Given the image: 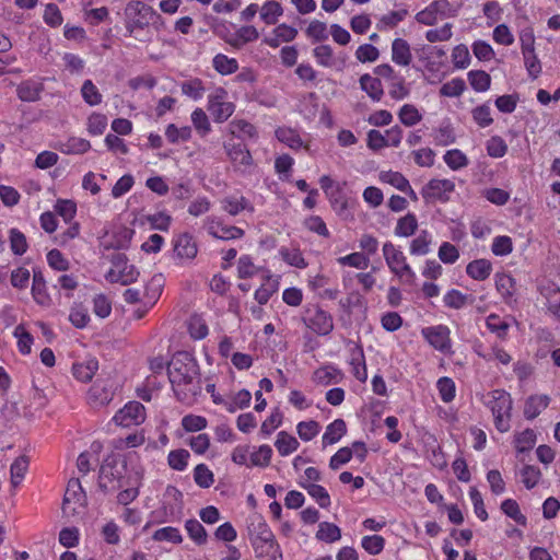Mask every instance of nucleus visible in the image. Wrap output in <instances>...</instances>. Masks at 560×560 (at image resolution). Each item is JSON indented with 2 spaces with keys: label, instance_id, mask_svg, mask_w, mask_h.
<instances>
[{
  "label": "nucleus",
  "instance_id": "obj_1",
  "mask_svg": "<svg viewBox=\"0 0 560 560\" xmlns=\"http://www.w3.org/2000/svg\"><path fill=\"white\" fill-rule=\"evenodd\" d=\"M167 375L179 401L189 404L201 393L199 365L188 351L173 354L167 364Z\"/></svg>",
  "mask_w": 560,
  "mask_h": 560
},
{
  "label": "nucleus",
  "instance_id": "obj_2",
  "mask_svg": "<svg viewBox=\"0 0 560 560\" xmlns=\"http://www.w3.org/2000/svg\"><path fill=\"white\" fill-rule=\"evenodd\" d=\"M160 18L155 10L141 2L130 1L125 8V27L128 36L143 40L140 33L150 26L154 19Z\"/></svg>",
  "mask_w": 560,
  "mask_h": 560
},
{
  "label": "nucleus",
  "instance_id": "obj_3",
  "mask_svg": "<svg viewBox=\"0 0 560 560\" xmlns=\"http://www.w3.org/2000/svg\"><path fill=\"white\" fill-rule=\"evenodd\" d=\"M383 257L389 271L402 283L411 284L416 280V272L407 260L400 246L387 241L382 247Z\"/></svg>",
  "mask_w": 560,
  "mask_h": 560
},
{
  "label": "nucleus",
  "instance_id": "obj_4",
  "mask_svg": "<svg viewBox=\"0 0 560 560\" xmlns=\"http://www.w3.org/2000/svg\"><path fill=\"white\" fill-rule=\"evenodd\" d=\"M126 472V463L121 462L119 455L108 454L100 465L98 487L104 493L118 490Z\"/></svg>",
  "mask_w": 560,
  "mask_h": 560
},
{
  "label": "nucleus",
  "instance_id": "obj_5",
  "mask_svg": "<svg viewBox=\"0 0 560 560\" xmlns=\"http://www.w3.org/2000/svg\"><path fill=\"white\" fill-rule=\"evenodd\" d=\"M486 405L492 412L495 429L501 433L510 431L513 407L511 395L504 389H494Z\"/></svg>",
  "mask_w": 560,
  "mask_h": 560
},
{
  "label": "nucleus",
  "instance_id": "obj_6",
  "mask_svg": "<svg viewBox=\"0 0 560 560\" xmlns=\"http://www.w3.org/2000/svg\"><path fill=\"white\" fill-rule=\"evenodd\" d=\"M109 261L110 267L105 273L107 282L128 285L138 280L140 272L135 265L129 262L125 254H113Z\"/></svg>",
  "mask_w": 560,
  "mask_h": 560
},
{
  "label": "nucleus",
  "instance_id": "obj_7",
  "mask_svg": "<svg viewBox=\"0 0 560 560\" xmlns=\"http://www.w3.org/2000/svg\"><path fill=\"white\" fill-rule=\"evenodd\" d=\"M303 324L317 336H328L334 330V318L318 304H307L302 313Z\"/></svg>",
  "mask_w": 560,
  "mask_h": 560
},
{
  "label": "nucleus",
  "instance_id": "obj_8",
  "mask_svg": "<svg viewBox=\"0 0 560 560\" xmlns=\"http://www.w3.org/2000/svg\"><path fill=\"white\" fill-rule=\"evenodd\" d=\"M318 182L332 210L338 215H342L346 211L349 210V198L345 191L347 182H335L329 175L320 176Z\"/></svg>",
  "mask_w": 560,
  "mask_h": 560
},
{
  "label": "nucleus",
  "instance_id": "obj_9",
  "mask_svg": "<svg viewBox=\"0 0 560 560\" xmlns=\"http://www.w3.org/2000/svg\"><path fill=\"white\" fill-rule=\"evenodd\" d=\"M145 419V407L140 401L130 400L115 412L110 422L121 429H131L141 425Z\"/></svg>",
  "mask_w": 560,
  "mask_h": 560
},
{
  "label": "nucleus",
  "instance_id": "obj_10",
  "mask_svg": "<svg viewBox=\"0 0 560 560\" xmlns=\"http://www.w3.org/2000/svg\"><path fill=\"white\" fill-rule=\"evenodd\" d=\"M421 335L424 340L436 351L451 355L452 349L451 329L448 326L439 324L422 328Z\"/></svg>",
  "mask_w": 560,
  "mask_h": 560
},
{
  "label": "nucleus",
  "instance_id": "obj_11",
  "mask_svg": "<svg viewBox=\"0 0 560 560\" xmlns=\"http://www.w3.org/2000/svg\"><path fill=\"white\" fill-rule=\"evenodd\" d=\"M116 394L114 381L109 377L97 378L86 393V401L92 408L108 406Z\"/></svg>",
  "mask_w": 560,
  "mask_h": 560
},
{
  "label": "nucleus",
  "instance_id": "obj_12",
  "mask_svg": "<svg viewBox=\"0 0 560 560\" xmlns=\"http://www.w3.org/2000/svg\"><path fill=\"white\" fill-rule=\"evenodd\" d=\"M203 228L210 236L222 241L240 240L245 235L243 229L226 224L219 215H208L203 220Z\"/></svg>",
  "mask_w": 560,
  "mask_h": 560
},
{
  "label": "nucleus",
  "instance_id": "obj_13",
  "mask_svg": "<svg viewBox=\"0 0 560 560\" xmlns=\"http://www.w3.org/2000/svg\"><path fill=\"white\" fill-rule=\"evenodd\" d=\"M455 190V183L451 179L429 180L421 190V195L425 201H448L450 195Z\"/></svg>",
  "mask_w": 560,
  "mask_h": 560
},
{
  "label": "nucleus",
  "instance_id": "obj_14",
  "mask_svg": "<svg viewBox=\"0 0 560 560\" xmlns=\"http://www.w3.org/2000/svg\"><path fill=\"white\" fill-rule=\"evenodd\" d=\"M494 284L502 301L506 305L517 302V282L511 273L497 272L494 276Z\"/></svg>",
  "mask_w": 560,
  "mask_h": 560
},
{
  "label": "nucleus",
  "instance_id": "obj_15",
  "mask_svg": "<svg viewBox=\"0 0 560 560\" xmlns=\"http://www.w3.org/2000/svg\"><path fill=\"white\" fill-rule=\"evenodd\" d=\"M248 532L253 547L254 544H267L276 539L275 534L261 515L249 517Z\"/></svg>",
  "mask_w": 560,
  "mask_h": 560
},
{
  "label": "nucleus",
  "instance_id": "obj_16",
  "mask_svg": "<svg viewBox=\"0 0 560 560\" xmlns=\"http://www.w3.org/2000/svg\"><path fill=\"white\" fill-rule=\"evenodd\" d=\"M103 451L101 441H93L89 448L82 452L77 459L78 470L82 475H86L100 464V455Z\"/></svg>",
  "mask_w": 560,
  "mask_h": 560
},
{
  "label": "nucleus",
  "instance_id": "obj_17",
  "mask_svg": "<svg viewBox=\"0 0 560 560\" xmlns=\"http://www.w3.org/2000/svg\"><path fill=\"white\" fill-rule=\"evenodd\" d=\"M173 249L175 256L182 260H192L198 253V246L194 236L187 232L174 237Z\"/></svg>",
  "mask_w": 560,
  "mask_h": 560
},
{
  "label": "nucleus",
  "instance_id": "obj_18",
  "mask_svg": "<svg viewBox=\"0 0 560 560\" xmlns=\"http://www.w3.org/2000/svg\"><path fill=\"white\" fill-rule=\"evenodd\" d=\"M299 32L287 23L276 25L269 36H265L262 43L271 48H278L282 43L293 42Z\"/></svg>",
  "mask_w": 560,
  "mask_h": 560
},
{
  "label": "nucleus",
  "instance_id": "obj_19",
  "mask_svg": "<svg viewBox=\"0 0 560 560\" xmlns=\"http://www.w3.org/2000/svg\"><path fill=\"white\" fill-rule=\"evenodd\" d=\"M275 136L277 140L293 151H299L301 149L310 150L308 142H305L299 130L289 126H280L275 130Z\"/></svg>",
  "mask_w": 560,
  "mask_h": 560
},
{
  "label": "nucleus",
  "instance_id": "obj_20",
  "mask_svg": "<svg viewBox=\"0 0 560 560\" xmlns=\"http://www.w3.org/2000/svg\"><path fill=\"white\" fill-rule=\"evenodd\" d=\"M350 365V373L360 383L368 381V368L365 362L364 351L361 345L355 343L350 350V358L348 360Z\"/></svg>",
  "mask_w": 560,
  "mask_h": 560
},
{
  "label": "nucleus",
  "instance_id": "obj_21",
  "mask_svg": "<svg viewBox=\"0 0 560 560\" xmlns=\"http://www.w3.org/2000/svg\"><path fill=\"white\" fill-rule=\"evenodd\" d=\"M345 378L343 372L335 364L327 363L313 373L312 380L315 384L320 386H328L331 384H339Z\"/></svg>",
  "mask_w": 560,
  "mask_h": 560
},
{
  "label": "nucleus",
  "instance_id": "obj_22",
  "mask_svg": "<svg viewBox=\"0 0 560 560\" xmlns=\"http://www.w3.org/2000/svg\"><path fill=\"white\" fill-rule=\"evenodd\" d=\"M226 154L236 168H247L253 165V156L244 143H229Z\"/></svg>",
  "mask_w": 560,
  "mask_h": 560
},
{
  "label": "nucleus",
  "instance_id": "obj_23",
  "mask_svg": "<svg viewBox=\"0 0 560 560\" xmlns=\"http://www.w3.org/2000/svg\"><path fill=\"white\" fill-rule=\"evenodd\" d=\"M221 208L228 214L236 217L243 211L253 213L255 208L253 203L244 196H228L221 200Z\"/></svg>",
  "mask_w": 560,
  "mask_h": 560
},
{
  "label": "nucleus",
  "instance_id": "obj_24",
  "mask_svg": "<svg viewBox=\"0 0 560 560\" xmlns=\"http://www.w3.org/2000/svg\"><path fill=\"white\" fill-rule=\"evenodd\" d=\"M392 61L400 67H408L411 63V47L406 39L395 38L392 42Z\"/></svg>",
  "mask_w": 560,
  "mask_h": 560
},
{
  "label": "nucleus",
  "instance_id": "obj_25",
  "mask_svg": "<svg viewBox=\"0 0 560 560\" xmlns=\"http://www.w3.org/2000/svg\"><path fill=\"white\" fill-rule=\"evenodd\" d=\"M97 370L98 361L94 357H90L83 362L72 363V376L83 383L92 381Z\"/></svg>",
  "mask_w": 560,
  "mask_h": 560
},
{
  "label": "nucleus",
  "instance_id": "obj_26",
  "mask_svg": "<svg viewBox=\"0 0 560 560\" xmlns=\"http://www.w3.org/2000/svg\"><path fill=\"white\" fill-rule=\"evenodd\" d=\"M283 15V7L277 0H266L259 8V19L266 25H276Z\"/></svg>",
  "mask_w": 560,
  "mask_h": 560
},
{
  "label": "nucleus",
  "instance_id": "obj_27",
  "mask_svg": "<svg viewBox=\"0 0 560 560\" xmlns=\"http://www.w3.org/2000/svg\"><path fill=\"white\" fill-rule=\"evenodd\" d=\"M493 270L492 262L486 258L471 260L466 266V273L476 281L487 280Z\"/></svg>",
  "mask_w": 560,
  "mask_h": 560
},
{
  "label": "nucleus",
  "instance_id": "obj_28",
  "mask_svg": "<svg viewBox=\"0 0 560 560\" xmlns=\"http://www.w3.org/2000/svg\"><path fill=\"white\" fill-rule=\"evenodd\" d=\"M360 88L369 95L373 102H380L384 96V89L381 79L364 73L360 77Z\"/></svg>",
  "mask_w": 560,
  "mask_h": 560
},
{
  "label": "nucleus",
  "instance_id": "obj_29",
  "mask_svg": "<svg viewBox=\"0 0 560 560\" xmlns=\"http://www.w3.org/2000/svg\"><path fill=\"white\" fill-rule=\"evenodd\" d=\"M347 433V424L343 419H335L330 422L322 436L323 447L336 444Z\"/></svg>",
  "mask_w": 560,
  "mask_h": 560
},
{
  "label": "nucleus",
  "instance_id": "obj_30",
  "mask_svg": "<svg viewBox=\"0 0 560 560\" xmlns=\"http://www.w3.org/2000/svg\"><path fill=\"white\" fill-rule=\"evenodd\" d=\"M548 405L549 397L547 395H532L525 401L524 417L527 420H534L548 407Z\"/></svg>",
  "mask_w": 560,
  "mask_h": 560
},
{
  "label": "nucleus",
  "instance_id": "obj_31",
  "mask_svg": "<svg viewBox=\"0 0 560 560\" xmlns=\"http://www.w3.org/2000/svg\"><path fill=\"white\" fill-rule=\"evenodd\" d=\"M432 241V234L428 230H421L409 244L410 255L424 256L429 254L431 252Z\"/></svg>",
  "mask_w": 560,
  "mask_h": 560
},
{
  "label": "nucleus",
  "instance_id": "obj_32",
  "mask_svg": "<svg viewBox=\"0 0 560 560\" xmlns=\"http://www.w3.org/2000/svg\"><path fill=\"white\" fill-rule=\"evenodd\" d=\"M408 14L409 11L406 8L383 14L376 23V28L381 32L393 30L398 26V24L401 23L408 16Z\"/></svg>",
  "mask_w": 560,
  "mask_h": 560
},
{
  "label": "nucleus",
  "instance_id": "obj_33",
  "mask_svg": "<svg viewBox=\"0 0 560 560\" xmlns=\"http://www.w3.org/2000/svg\"><path fill=\"white\" fill-rule=\"evenodd\" d=\"M253 548L256 557L262 560H283L282 550L277 539L267 544H254Z\"/></svg>",
  "mask_w": 560,
  "mask_h": 560
},
{
  "label": "nucleus",
  "instance_id": "obj_34",
  "mask_svg": "<svg viewBox=\"0 0 560 560\" xmlns=\"http://www.w3.org/2000/svg\"><path fill=\"white\" fill-rule=\"evenodd\" d=\"M418 230V219L415 213L408 212L397 220L394 234L398 237H410Z\"/></svg>",
  "mask_w": 560,
  "mask_h": 560
},
{
  "label": "nucleus",
  "instance_id": "obj_35",
  "mask_svg": "<svg viewBox=\"0 0 560 560\" xmlns=\"http://www.w3.org/2000/svg\"><path fill=\"white\" fill-rule=\"evenodd\" d=\"M299 485L306 490L308 495L316 501L322 509H327L331 504L328 491L318 483L299 482Z\"/></svg>",
  "mask_w": 560,
  "mask_h": 560
},
{
  "label": "nucleus",
  "instance_id": "obj_36",
  "mask_svg": "<svg viewBox=\"0 0 560 560\" xmlns=\"http://www.w3.org/2000/svg\"><path fill=\"white\" fill-rule=\"evenodd\" d=\"M275 446L280 456L284 457L294 453L299 448L300 442L296 438L289 434L287 431H280L277 434Z\"/></svg>",
  "mask_w": 560,
  "mask_h": 560
},
{
  "label": "nucleus",
  "instance_id": "obj_37",
  "mask_svg": "<svg viewBox=\"0 0 560 560\" xmlns=\"http://www.w3.org/2000/svg\"><path fill=\"white\" fill-rule=\"evenodd\" d=\"M487 329L494 334L499 339L505 340L509 335L510 324L498 314L491 313L486 318Z\"/></svg>",
  "mask_w": 560,
  "mask_h": 560
},
{
  "label": "nucleus",
  "instance_id": "obj_38",
  "mask_svg": "<svg viewBox=\"0 0 560 560\" xmlns=\"http://www.w3.org/2000/svg\"><path fill=\"white\" fill-rule=\"evenodd\" d=\"M145 431L144 429L136 430L129 433L125 438H118L114 440V447L116 450L137 448L144 444Z\"/></svg>",
  "mask_w": 560,
  "mask_h": 560
},
{
  "label": "nucleus",
  "instance_id": "obj_39",
  "mask_svg": "<svg viewBox=\"0 0 560 560\" xmlns=\"http://www.w3.org/2000/svg\"><path fill=\"white\" fill-rule=\"evenodd\" d=\"M388 94L394 101H402L409 96L410 90L407 86L405 78L397 73L387 82Z\"/></svg>",
  "mask_w": 560,
  "mask_h": 560
},
{
  "label": "nucleus",
  "instance_id": "obj_40",
  "mask_svg": "<svg viewBox=\"0 0 560 560\" xmlns=\"http://www.w3.org/2000/svg\"><path fill=\"white\" fill-rule=\"evenodd\" d=\"M212 67L221 75H229L237 71L238 61L224 54H217L212 59Z\"/></svg>",
  "mask_w": 560,
  "mask_h": 560
},
{
  "label": "nucleus",
  "instance_id": "obj_41",
  "mask_svg": "<svg viewBox=\"0 0 560 560\" xmlns=\"http://www.w3.org/2000/svg\"><path fill=\"white\" fill-rule=\"evenodd\" d=\"M467 79L471 89L478 93L487 92L491 86V77L483 70H470Z\"/></svg>",
  "mask_w": 560,
  "mask_h": 560
},
{
  "label": "nucleus",
  "instance_id": "obj_42",
  "mask_svg": "<svg viewBox=\"0 0 560 560\" xmlns=\"http://www.w3.org/2000/svg\"><path fill=\"white\" fill-rule=\"evenodd\" d=\"M185 529L188 537L198 546L207 544L208 535L202 524L196 518H189L185 522Z\"/></svg>",
  "mask_w": 560,
  "mask_h": 560
},
{
  "label": "nucleus",
  "instance_id": "obj_43",
  "mask_svg": "<svg viewBox=\"0 0 560 560\" xmlns=\"http://www.w3.org/2000/svg\"><path fill=\"white\" fill-rule=\"evenodd\" d=\"M30 460L28 457L25 455L19 456L15 458V460L12 463L10 467V474H11V485L13 488L19 487L28 469Z\"/></svg>",
  "mask_w": 560,
  "mask_h": 560
},
{
  "label": "nucleus",
  "instance_id": "obj_44",
  "mask_svg": "<svg viewBox=\"0 0 560 560\" xmlns=\"http://www.w3.org/2000/svg\"><path fill=\"white\" fill-rule=\"evenodd\" d=\"M337 264L342 267H352L355 269H366L370 265V257L361 252H353L336 259Z\"/></svg>",
  "mask_w": 560,
  "mask_h": 560
},
{
  "label": "nucleus",
  "instance_id": "obj_45",
  "mask_svg": "<svg viewBox=\"0 0 560 560\" xmlns=\"http://www.w3.org/2000/svg\"><path fill=\"white\" fill-rule=\"evenodd\" d=\"M191 133L189 126L177 127L175 124H168L165 128V137L172 144L190 140Z\"/></svg>",
  "mask_w": 560,
  "mask_h": 560
},
{
  "label": "nucleus",
  "instance_id": "obj_46",
  "mask_svg": "<svg viewBox=\"0 0 560 560\" xmlns=\"http://www.w3.org/2000/svg\"><path fill=\"white\" fill-rule=\"evenodd\" d=\"M536 433L533 429H525L514 436V446L518 453L530 451L536 444Z\"/></svg>",
  "mask_w": 560,
  "mask_h": 560
},
{
  "label": "nucleus",
  "instance_id": "obj_47",
  "mask_svg": "<svg viewBox=\"0 0 560 560\" xmlns=\"http://www.w3.org/2000/svg\"><path fill=\"white\" fill-rule=\"evenodd\" d=\"M313 57L318 66L325 68L337 67L334 50L330 45H318L313 49Z\"/></svg>",
  "mask_w": 560,
  "mask_h": 560
},
{
  "label": "nucleus",
  "instance_id": "obj_48",
  "mask_svg": "<svg viewBox=\"0 0 560 560\" xmlns=\"http://www.w3.org/2000/svg\"><path fill=\"white\" fill-rule=\"evenodd\" d=\"M279 253L283 261L292 267L305 269L308 266V262L300 248L282 247Z\"/></svg>",
  "mask_w": 560,
  "mask_h": 560
},
{
  "label": "nucleus",
  "instance_id": "obj_49",
  "mask_svg": "<svg viewBox=\"0 0 560 560\" xmlns=\"http://www.w3.org/2000/svg\"><path fill=\"white\" fill-rule=\"evenodd\" d=\"M231 131L238 138L257 139L258 131L255 125L245 119H235L231 121Z\"/></svg>",
  "mask_w": 560,
  "mask_h": 560
},
{
  "label": "nucleus",
  "instance_id": "obj_50",
  "mask_svg": "<svg viewBox=\"0 0 560 560\" xmlns=\"http://www.w3.org/2000/svg\"><path fill=\"white\" fill-rule=\"evenodd\" d=\"M399 121L406 127H413L422 120V114L413 104H405L398 112Z\"/></svg>",
  "mask_w": 560,
  "mask_h": 560
},
{
  "label": "nucleus",
  "instance_id": "obj_51",
  "mask_svg": "<svg viewBox=\"0 0 560 560\" xmlns=\"http://www.w3.org/2000/svg\"><path fill=\"white\" fill-rule=\"evenodd\" d=\"M272 448L268 444L260 445L256 451L250 453V463L248 466L266 468L270 465L272 458Z\"/></svg>",
  "mask_w": 560,
  "mask_h": 560
},
{
  "label": "nucleus",
  "instance_id": "obj_52",
  "mask_svg": "<svg viewBox=\"0 0 560 560\" xmlns=\"http://www.w3.org/2000/svg\"><path fill=\"white\" fill-rule=\"evenodd\" d=\"M501 511L516 524L527 525V517L521 512L518 503L514 499H505L501 503Z\"/></svg>",
  "mask_w": 560,
  "mask_h": 560
},
{
  "label": "nucleus",
  "instance_id": "obj_53",
  "mask_svg": "<svg viewBox=\"0 0 560 560\" xmlns=\"http://www.w3.org/2000/svg\"><path fill=\"white\" fill-rule=\"evenodd\" d=\"M443 160L452 171L462 170L469 164L467 155L459 149L447 150L443 155Z\"/></svg>",
  "mask_w": 560,
  "mask_h": 560
},
{
  "label": "nucleus",
  "instance_id": "obj_54",
  "mask_svg": "<svg viewBox=\"0 0 560 560\" xmlns=\"http://www.w3.org/2000/svg\"><path fill=\"white\" fill-rule=\"evenodd\" d=\"M180 90L184 95H186L187 97H189L194 101L201 100L203 97V94L206 91L203 82L199 78H194V79L184 81L180 84Z\"/></svg>",
  "mask_w": 560,
  "mask_h": 560
},
{
  "label": "nucleus",
  "instance_id": "obj_55",
  "mask_svg": "<svg viewBox=\"0 0 560 560\" xmlns=\"http://www.w3.org/2000/svg\"><path fill=\"white\" fill-rule=\"evenodd\" d=\"M316 538L325 542H335L341 538V530L334 523L322 522L318 525Z\"/></svg>",
  "mask_w": 560,
  "mask_h": 560
},
{
  "label": "nucleus",
  "instance_id": "obj_56",
  "mask_svg": "<svg viewBox=\"0 0 560 560\" xmlns=\"http://www.w3.org/2000/svg\"><path fill=\"white\" fill-rule=\"evenodd\" d=\"M188 332L195 340H202L209 334L206 320L200 315H192L188 320Z\"/></svg>",
  "mask_w": 560,
  "mask_h": 560
},
{
  "label": "nucleus",
  "instance_id": "obj_57",
  "mask_svg": "<svg viewBox=\"0 0 560 560\" xmlns=\"http://www.w3.org/2000/svg\"><path fill=\"white\" fill-rule=\"evenodd\" d=\"M42 85L35 81H24L18 86V95L24 102L38 100Z\"/></svg>",
  "mask_w": 560,
  "mask_h": 560
},
{
  "label": "nucleus",
  "instance_id": "obj_58",
  "mask_svg": "<svg viewBox=\"0 0 560 560\" xmlns=\"http://www.w3.org/2000/svg\"><path fill=\"white\" fill-rule=\"evenodd\" d=\"M471 117L475 124L480 128H487L493 124L489 103H483L472 108Z\"/></svg>",
  "mask_w": 560,
  "mask_h": 560
},
{
  "label": "nucleus",
  "instance_id": "obj_59",
  "mask_svg": "<svg viewBox=\"0 0 560 560\" xmlns=\"http://www.w3.org/2000/svg\"><path fill=\"white\" fill-rule=\"evenodd\" d=\"M385 538L381 535H366L361 539V547L371 556L380 555L385 548Z\"/></svg>",
  "mask_w": 560,
  "mask_h": 560
},
{
  "label": "nucleus",
  "instance_id": "obj_60",
  "mask_svg": "<svg viewBox=\"0 0 560 560\" xmlns=\"http://www.w3.org/2000/svg\"><path fill=\"white\" fill-rule=\"evenodd\" d=\"M189 457L190 455L187 450H173L167 455V463L172 469L177 471H184L188 466Z\"/></svg>",
  "mask_w": 560,
  "mask_h": 560
},
{
  "label": "nucleus",
  "instance_id": "obj_61",
  "mask_svg": "<svg viewBox=\"0 0 560 560\" xmlns=\"http://www.w3.org/2000/svg\"><path fill=\"white\" fill-rule=\"evenodd\" d=\"M436 388L443 402L448 404L454 400L456 396V385L451 377L443 376L439 378L436 382Z\"/></svg>",
  "mask_w": 560,
  "mask_h": 560
},
{
  "label": "nucleus",
  "instance_id": "obj_62",
  "mask_svg": "<svg viewBox=\"0 0 560 560\" xmlns=\"http://www.w3.org/2000/svg\"><path fill=\"white\" fill-rule=\"evenodd\" d=\"M215 122L226 121L234 113L235 105L232 102H223L218 105L207 106Z\"/></svg>",
  "mask_w": 560,
  "mask_h": 560
},
{
  "label": "nucleus",
  "instance_id": "obj_63",
  "mask_svg": "<svg viewBox=\"0 0 560 560\" xmlns=\"http://www.w3.org/2000/svg\"><path fill=\"white\" fill-rule=\"evenodd\" d=\"M194 480L200 488L208 489L214 482V475L206 464H198L194 468Z\"/></svg>",
  "mask_w": 560,
  "mask_h": 560
},
{
  "label": "nucleus",
  "instance_id": "obj_64",
  "mask_svg": "<svg viewBox=\"0 0 560 560\" xmlns=\"http://www.w3.org/2000/svg\"><path fill=\"white\" fill-rule=\"evenodd\" d=\"M542 294L547 300L548 311L560 319V288L556 285L548 287Z\"/></svg>",
  "mask_w": 560,
  "mask_h": 560
}]
</instances>
